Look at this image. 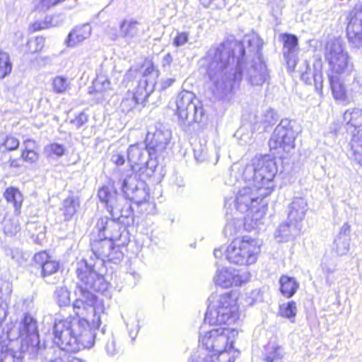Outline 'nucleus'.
<instances>
[{
	"label": "nucleus",
	"instance_id": "f257e3e1",
	"mask_svg": "<svg viewBox=\"0 0 362 362\" xmlns=\"http://www.w3.org/2000/svg\"><path fill=\"white\" fill-rule=\"evenodd\" d=\"M245 50L238 42L225 41L210 47L205 56L206 74L213 93L220 98L229 94L244 75L252 86H262L269 71L261 55L245 62Z\"/></svg>",
	"mask_w": 362,
	"mask_h": 362
},
{
	"label": "nucleus",
	"instance_id": "f03ea898",
	"mask_svg": "<svg viewBox=\"0 0 362 362\" xmlns=\"http://www.w3.org/2000/svg\"><path fill=\"white\" fill-rule=\"evenodd\" d=\"M213 327L199 337V348L206 352L197 362H235L234 344L240 329L232 318H208Z\"/></svg>",
	"mask_w": 362,
	"mask_h": 362
},
{
	"label": "nucleus",
	"instance_id": "7ed1b4c3",
	"mask_svg": "<svg viewBox=\"0 0 362 362\" xmlns=\"http://www.w3.org/2000/svg\"><path fill=\"white\" fill-rule=\"evenodd\" d=\"M100 325V318L56 319L52 328L53 341L68 353L90 349Z\"/></svg>",
	"mask_w": 362,
	"mask_h": 362
},
{
	"label": "nucleus",
	"instance_id": "20e7f679",
	"mask_svg": "<svg viewBox=\"0 0 362 362\" xmlns=\"http://www.w3.org/2000/svg\"><path fill=\"white\" fill-rule=\"evenodd\" d=\"M278 168L274 158L269 156L255 157L244 168L245 182L259 185L262 195H270L274 189V178Z\"/></svg>",
	"mask_w": 362,
	"mask_h": 362
},
{
	"label": "nucleus",
	"instance_id": "39448f33",
	"mask_svg": "<svg viewBox=\"0 0 362 362\" xmlns=\"http://www.w3.org/2000/svg\"><path fill=\"white\" fill-rule=\"evenodd\" d=\"M235 196V206L242 214H246V218L251 220L255 226H258L267 211V202L264 200L269 195H262L259 185L245 182Z\"/></svg>",
	"mask_w": 362,
	"mask_h": 362
},
{
	"label": "nucleus",
	"instance_id": "423d86ee",
	"mask_svg": "<svg viewBox=\"0 0 362 362\" xmlns=\"http://www.w3.org/2000/svg\"><path fill=\"white\" fill-rule=\"evenodd\" d=\"M76 272L81 282L78 284L76 294L92 303L94 295L90 291L101 293L110 297L109 283L104 276L96 273L86 260H81L77 264Z\"/></svg>",
	"mask_w": 362,
	"mask_h": 362
},
{
	"label": "nucleus",
	"instance_id": "0eeeda50",
	"mask_svg": "<svg viewBox=\"0 0 362 362\" xmlns=\"http://www.w3.org/2000/svg\"><path fill=\"white\" fill-rule=\"evenodd\" d=\"M262 242L250 236L235 238L225 250L226 258L240 266L254 264L261 252Z\"/></svg>",
	"mask_w": 362,
	"mask_h": 362
},
{
	"label": "nucleus",
	"instance_id": "6e6552de",
	"mask_svg": "<svg viewBox=\"0 0 362 362\" xmlns=\"http://www.w3.org/2000/svg\"><path fill=\"white\" fill-rule=\"evenodd\" d=\"M325 57L329 66L327 75H351L353 64L340 39L327 42Z\"/></svg>",
	"mask_w": 362,
	"mask_h": 362
},
{
	"label": "nucleus",
	"instance_id": "1a4fd4ad",
	"mask_svg": "<svg viewBox=\"0 0 362 362\" xmlns=\"http://www.w3.org/2000/svg\"><path fill=\"white\" fill-rule=\"evenodd\" d=\"M351 75H327L334 99L344 105L351 103L356 95L362 93L359 80Z\"/></svg>",
	"mask_w": 362,
	"mask_h": 362
},
{
	"label": "nucleus",
	"instance_id": "9d476101",
	"mask_svg": "<svg viewBox=\"0 0 362 362\" xmlns=\"http://www.w3.org/2000/svg\"><path fill=\"white\" fill-rule=\"evenodd\" d=\"M175 103L176 114L184 124L190 125L202 121L204 110L193 93L182 90L177 96Z\"/></svg>",
	"mask_w": 362,
	"mask_h": 362
},
{
	"label": "nucleus",
	"instance_id": "9b49d317",
	"mask_svg": "<svg viewBox=\"0 0 362 362\" xmlns=\"http://www.w3.org/2000/svg\"><path fill=\"white\" fill-rule=\"evenodd\" d=\"M238 295L230 291L221 294L212 293L204 317H234L238 314Z\"/></svg>",
	"mask_w": 362,
	"mask_h": 362
},
{
	"label": "nucleus",
	"instance_id": "f8f14e48",
	"mask_svg": "<svg viewBox=\"0 0 362 362\" xmlns=\"http://www.w3.org/2000/svg\"><path fill=\"white\" fill-rule=\"evenodd\" d=\"M296 134L292 128L281 122L274 129L269 141L271 149L280 150L288 153L295 147Z\"/></svg>",
	"mask_w": 362,
	"mask_h": 362
},
{
	"label": "nucleus",
	"instance_id": "ddd939ff",
	"mask_svg": "<svg viewBox=\"0 0 362 362\" xmlns=\"http://www.w3.org/2000/svg\"><path fill=\"white\" fill-rule=\"evenodd\" d=\"M251 274L249 272H240L230 267L218 269L214 276V282L223 288L240 286L250 281Z\"/></svg>",
	"mask_w": 362,
	"mask_h": 362
},
{
	"label": "nucleus",
	"instance_id": "4468645a",
	"mask_svg": "<svg viewBox=\"0 0 362 362\" xmlns=\"http://www.w3.org/2000/svg\"><path fill=\"white\" fill-rule=\"evenodd\" d=\"M100 240L92 243V251L98 258L103 262L110 261L117 263L122 257L119 247H115L113 241L106 238L100 237Z\"/></svg>",
	"mask_w": 362,
	"mask_h": 362
},
{
	"label": "nucleus",
	"instance_id": "2eb2a0df",
	"mask_svg": "<svg viewBox=\"0 0 362 362\" xmlns=\"http://www.w3.org/2000/svg\"><path fill=\"white\" fill-rule=\"evenodd\" d=\"M73 308L77 317L80 315L93 313L95 317H100L102 315L107 314L104 303L98 298L93 296L92 303L83 297H78L73 304Z\"/></svg>",
	"mask_w": 362,
	"mask_h": 362
},
{
	"label": "nucleus",
	"instance_id": "dca6fc26",
	"mask_svg": "<svg viewBox=\"0 0 362 362\" xmlns=\"http://www.w3.org/2000/svg\"><path fill=\"white\" fill-rule=\"evenodd\" d=\"M349 42L356 47H362V11L354 8L350 12L349 22L346 28Z\"/></svg>",
	"mask_w": 362,
	"mask_h": 362
},
{
	"label": "nucleus",
	"instance_id": "f3484780",
	"mask_svg": "<svg viewBox=\"0 0 362 362\" xmlns=\"http://www.w3.org/2000/svg\"><path fill=\"white\" fill-rule=\"evenodd\" d=\"M122 191L126 197L137 204H141L148 199V193L144 187H139L135 176H129L122 183Z\"/></svg>",
	"mask_w": 362,
	"mask_h": 362
},
{
	"label": "nucleus",
	"instance_id": "a211bd4d",
	"mask_svg": "<svg viewBox=\"0 0 362 362\" xmlns=\"http://www.w3.org/2000/svg\"><path fill=\"white\" fill-rule=\"evenodd\" d=\"M149 155L144 144H134L128 149V161L134 171L139 170L146 165Z\"/></svg>",
	"mask_w": 362,
	"mask_h": 362
},
{
	"label": "nucleus",
	"instance_id": "6ab92c4d",
	"mask_svg": "<svg viewBox=\"0 0 362 362\" xmlns=\"http://www.w3.org/2000/svg\"><path fill=\"white\" fill-rule=\"evenodd\" d=\"M96 228L100 233V237L106 238L112 241L118 240L120 237L122 228L120 224L107 217L99 218L96 223Z\"/></svg>",
	"mask_w": 362,
	"mask_h": 362
},
{
	"label": "nucleus",
	"instance_id": "aec40b11",
	"mask_svg": "<svg viewBox=\"0 0 362 362\" xmlns=\"http://www.w3.org/2000/svg\"><path fill=\"white\" fill-rule=\"evenodd\" d=\"M142 84L143 83L139 84L135 92L130 90L127 92L120 105L123 112H128L132 110L136 104L142 103L148 98L150 93H148L145 88H141Z\"/></svg>",
	"mask_w": 362,
	"mask_h": 362
},
{
	"label": "nucleus",
	"instance_id": "412c9836",
	"mask_svg": "<svg viewBox=\"0 0 362 362\" xmlns=\"http://www.w3.org/2000/svg\"><path fill=\"white\" fill-rule=\"evenodd\" d=\"M141 69L143 79L139 81V84L143 83L141 88H145L148 93H151L154 90L157 83L160 74L159 71L155 67L153 63L149 60L144 62Z\"/></svg>",
	"mask_w": 362,
	"mask_h": 362
},
{
	"label": "nucleus",
	"instance_id": "4be33fe9",
	"mask_svg": "<svg viewBox=\"0 0 362 362\" xmlns=\"http://www.w3.org/2000/svg\"><path fill=\"white\" fill-rule=\"evenodd\" d=\"M302 225L293 222L281 224L276 229L274 237L278 243H286L293 240L296 237L300 235Z\"/></svg>",
	"mask_w": 362,
	"mask_h": 362
},
{
	"label": "nucleus",
	"instance_id": "5701e85b",
	"mask_svg": "<svg viewBox=\"0 0 362 362\" xmlns=\"http://www.w3.org/2000/svg\"><path fill=\"white\" fill-rule=\"evenodd\" d=\"M351 226L344 223L340 228L339 234L334 242V249L339 255H344L348 253L350 249L351 242Z\"/></svg>",
	"mask_w": 362,
	"mask_h": 362
},
{
	"label": "nucleus",
	"instance_id": "b1692460",
	"mask_svg": "<svg viewBox=\"0 0 362 362\" xmlns=\"http://www.w3.org/2000/svg\"><path fill=\"white\" fill-rule=\"evenodd\" d=\"M308 209V202L304 198H295L289 206V211L288 215V221L300 224Z\"/></svg>",
	"mask_w": 362,
	"mask_h": 362
},
{
	"label": "nucleus",
	"instance_id": "393cba45",
	"mask_svg": "<svg viewBox=\"0 0 362 362\" xmlns=\"http://www.w3.org/2000/svg\"><path fill=\"white\" fill-rule=\"evenodd\" d=\"M344 120L346 122L351 136L360 134V132H362V109L347 110L344 114Z\"/></svg>",
	"mask_w": 362,
	"mask_h": 362
},
{
	"label": "nucleus",
	"instance_id": "a878e982",
	"mask_svg": "<svg viewBox=\"0 0 362 362\" xmlns=\"http://www.w3.org/2000/svg\"><path fill=\"white\" fill-rule=\"evenodd\" d=\"M33 259L35 262L41 267L43 277L50 276L59 269V262L52 259L45 251L35 254Z\"/></svg>",
	"mask_w": 362,
	"mask_h": 362
},
{
	"label": "nucleus",
	"instance_id": "bb28decb",
	"mask_svg": "<svg viewBox=\"0 0 362 362\" xmlns=\"http://www.w3.org/2000/svg\"><path fill=\"white\" fill-rule=\"evenodd\" d=\"M92 28L88 23L75 27L69 34L66 40L68 47H74L90 37Z\"/></svg>",
	"mask_w": 362,
	"mask_h": 362
},
{
	"label": "nucleus",
	"instance_id": "cd10ccee",
	"mask_svg": "<svg viewBox=\"0 0 362 362\" xmlns=\"http://www.w3.org/2000/svg\"><path fill=\"white\" fill-rule=\"evenodd\" d=\"M171 132L163 125L156 127L153 134L148 133L147 139L151 140L153 147L164 148L170 142Z\"/></svg>",
	"mask_w": 362,
	"mask_h": 362
},
{
	"label": "nucleus",
	"instance_id": "c85d7f7f",
	"mask_svg": "<svg viewBox=\"0 0 362 362\" xmlns=\"http://www.w3.org/2000/svg\"><path fill=\"white\" fill-rule=\"evenodd\" d=\"M92 89L89 93H94L98 100H105L111 90L108 77L105 74H98L93 83Z\"/></svg>",
	"mask_w": 362,
	"mask_h": 362
},
{
	"label": "nucleus",
	"instance_id": "c756f323",
	"mask_svg": "<svg viewBox=\"0 0 362 362\" xmlns=\"http://www.w3.org/2000/svg\"><path fill=\"white\" fill-rule=\"evenodd\" d=\"M140 23L133 19L124 20L120 25V35L129 44L130 42L136 37L139 33Z\"/></svg>",
	"mask_w": 362,
	"mask_h": 362
},
{
	"label": "nucleus",
	"instance_id": "7c9ffc66",
	"mask_svg": "<svg viewBox=\"0 0 362 362\" xmlns=\"http://www.w3.org/2000/svg\"><path fill=\"white\" fill-rule=\"evenodd\" d=\"M98 195L100 200L105 203L111 211H118L122 214L123 210L120 208L115 191L110 190L107 187H103L98 190Z\"/></svg>",
	"mask_w": 362,
	"mask_h": 362
},
{
	"label": "nucleus",
	"instance_id": "2f4dec72",
	"mask_svg": "<svg viewBox=\"0 0 362 362\" xmlns=\"http://www.w3.org/2000/svg\"><path fill=\"white\" fill-rule=\"evenodd\" d=\"M37 145L33 139H26L23 143L21 150V159L28 163H35L39 159Z\"/></svg>",
	"mask_w": 362,
	"mask_h": 362
},
{
	"label": "nucleus",
	"instance_id": "473e14b6",
	"mask_svg": "<svg viewBox=\"0 0 362 362\" xmlns=\"http://www.w3.org/2000/svg\"><path fill=\"white\" fill-rule=\"evenodd\" d=\"M349 156L350 159L362 166V132L354 134L349 141Z\"/></svg>",
	"mask_w": 362,
	"mask_h": 362
},
{
	"label": "nucleus",
	"instance_id": "72a5a7b5",
	"mask_svg": "<svg viewBox=\"0 0 362 362\" xmlns=\"http://www.w3.org/2000/svg\"><path fill=\"white\" fill-rule=\"evenodd\" d=\"M80 208V202L77 197H69L63 201L61 211L65 221L71 220Z\"/></svg>",
	"mask_w": 362,
	"mask_h": 362
},
{
	"label": "nucleus",
	"instance_id": "f704fd0d",
	"mask_svg": "<svg viewBox=\"0 0 362 362\" xmlns=\"http://www.w3.org/2000/svg\"><path fill=\"white\" fill-rule=\"evenodd\" d=\"M279 284L281 293L287 298L292 297L299 287L296 280L288 276H282L280 278Z\"/></svg>",
	"mask_w": 362,
	"mask_h": 362
},
{
	"label": "nucleus",
	"instance_id": "c9c22d12",
	"mask_svg": "<svg viewBox=\"0 0 362 362\" xmlns=\"http://www.w3.org/2000/svg\"><path fill=\"white\" fill-rule=\"evenodd\" d=\"M3 230L7 236L16 235L21 230L18 215L6 217L3 221Z\"/></svg>",
	"mask_w": 362,
	"mask_h": 362
},
{
	"label": "nucleus",
	"instance_id": "e433bc0d",
	"mask_svg": "<svg viewBox=\"0 0 362 362\" xmlns=\"http://www.w3.org/2000/svg\"><path fill=\"white\" fill-rule=\"evenodd\" d=\"M244 42L247 43L250 48L249 51L255 54V57L260 55L259 51L262 47L263 42L257 33L246 35L244 38Z\"/></svg>",
	"mask_w": 362,
	"mask_h": 362
},
{
	"label": "nucleus",
	"instance_id": "4c0bfd02",
	"mask_svg": "<svg viewBox=\"0 0 362 362\" xmlns=\"http://www.w3.org/2000/svg\"><path fill=\"white\" fill-rule=\"evenodd\" d=\"M12 70V63L8 52L0 49V79L6 77Z\"/></svg>",
	"mask_w": 362,
	"mask_h": 362
},
{
	"label": "nucleus",
	"instance_id": "58836bf2",
	"mask_svg": "<svg viewBox=\"0 0 362 362\" xmlns=\"http://www.w3.org/2000/svg\"><path fill=\"white\" fill-rule=\"evenodd\" d=\"M4 197L8 202L13 204L16 211L21 208L23 196L18 189L14 187L8 188L4 192Z\"/></svg>",
	"mask_w": 362,
	"mask_h": 362
},
{
	"label": "nucleus",
	"instance_id": "ea45409f",
	"mask_svg": "<svg viewBox=\"0 0 362 362\" xmlns=\"http://www.w3.org/2000/svg\"><path fill=\"white\" fill-rule=\"evenodd\" d=\"M65 147L62 144L52 143L47 145L44 148L46 156L52 159L61 158L65 153Z\"/></svg>",
	"mask_w": 362,
	"mask_h": 362
},
{
	"label": "nucleus",
	"instance_id": "a19ab883",
	"mask_svg": "<svg viewBox=\"0 0 362 362\" xmlns=\"http://www.w3.org/2000/svg\"><path fill=\"white\" fill-rule=\"evenodd\" d=\"M282 40L284 42V54L298 52V38L296 35L284 34Z\"/></svg>",
	"mask_w": 362,
	"mask_h": 362
},
{
	"label": "nucleus",
	"instance_id": "79ce46f5",
	"mask_svg": "<svg viewBox=\"0 0 362 362\" xmlns=\"http://www.w3.org/2000/svg\"><path fill=\"white\" fill-rule=\"evenodd\" d=\"M45 45V39L42 37H36L29 39L27 42V51L30 54L40 52Z\"/></svg>",
	"mask_w": 362,
	"mask_h": 362
},
{
	"label": "nucleus",
	"instance_id": "37998d69",
	"mask_svg": "<svg viewBox=\"0 0 362 362\" xmlns=\"http://www.w3.org/2000/svg\"><path fill=\"white\" fill-rule=\"evenodd\" d=\"M56 300L59 306H66L70 303V293L66 287H58L55 291Z\"/></svg>",
	"mask_w": 362,
	"mask_h": 362
},
{
	"label": "nucleus",
	"instance_id": "c03bdc74",
	"mask_svg": "<svg viewBox=\"0 0 362 362\" xmlns=\"http://www.w3.org/2000/svg\"><path fill=\"white\" fill-rule=\"evenodd\" d=\"M22 330L27 335H37V323L35 318H23Z\"/></svg>",
	"mask_w": 362,
	"mask_h": 362
},
{
	"label": "nucleus",
	"instance_id": "a18cd8bd",
	"mask_svg": "<svg viewBox=\"0 0 362 362\" xmlns=\"http://www.w3.org/2000/svg\"><path fill=\"white\" fill-rule=\"evenodd\" d=\"M279 313L281 317H295L297 314L296 303L291 300L281 305Z\"/></svg>",
	"mask_w": 362,
	"mask_h": 362
},
{
	"label": "nucleus",
	"instance_id": "49530a36",
	"mask_svg": "<svg viewBox=\"0 0 362 362\" xmlns=\"http://www.w3.org/2000/svg\"><path fill=\"white\" fill-rule=\"evenodd\" d=\"M282 358L280 347L271 346L266 350L264 360L267 362H279Z\"/></svg>",
	"mask_w": 362,
	"mask_h": 362
},
{
	"label": "nucleus",
	"instance_id": "de8ad7c7",
	"mask_svg": "<svg viewBox=\"0 0 362 362\" xmlns=\"http://www.w3.org/2000/svg\"><path fill=\"white\" fill-rule=\"evenodd\" d=\"M53 90L57 93H64L69 87L66 78L57 76L52 81Z\"/></svg>",
	"mask_w": 362,
	"mask_h": 362
},
{
	"label": "nucleus",
	"instance_id": "09e8293b",
	"mask_svg": "<svg viewBox=\"0 0 362 362\" xmlns=\"http://www.w3.org/2000/svg\"><path fill=\"white\" fill-rule=\"evenodd\" d=\"M0 144L6 148L8 151H14L19 146L20 142L17 138L13 136H6L3 141H0Z\"/></svg>",
	"mask_w": 362,
	"mask_h": 362
},
{
	"label": "nucleus",
	"instance_id": "8fccbe9b",
	"mask_svg": "<svg viewBox=\"0 0 362 362\" xmlns=\"http://www.w3.org/2000/svg\"><path fill=\"white\" fill-rule=\"evenodd\" d=\"M194 157L199 161H204L208 159L207 148L204 144H199L194 148Z\"/></svg>",
	"mask_w": 362,
	"mask_h": 362
},
{
	"label": "nucleus",
	"instance_id": "3c124183",
	"mask_svg": "<svg viewBox=\"0 0 362 362\" xmlns=\"http://www.w3.org/2000/svg\"><path fill=\"white\" fill-rule=\"evenodd\" d=\"M264 291L263 289H255L247 297V302L250 305H253L257 302L264 300Z\"/></svg>",
	"mask_w": 362,
	"mask_h": 362
},
{
	"label": "nucleus",
	"instance_id": "603ef678",
	"mask_svg": "<svg viewBox=\"0 0 362 362\" xmlns=\"http://www.w3.org/2000/svg\"><path fill=\"white\" fill-rule=\"evenodd\" d=\"M189 40L188 32H177L173 41V46L178 47L185 45Z\"/></svg>",
	"mask_w": 362,
	"mask_h": 362
},
{
	"label": "nucleus",
	"instance_id": "864d4df0",
	"mask_svg": "<svg viewBox=\"0 0 362 362\" xmlns=\"http://www.w3.org/2000/svg\"><path fill=\"white\" fill-rule=\"evenodd\" d=\"M298 53H286L284 54V58L286 61L287 67L289 71H293L298 60Z\"/></svg>",
	"mask_w": 362,
	"mask_h": 362
},
{
	"label": "nucleus",
	"instance_id": "5fc2aeb1",
	"mask_svg": "<svg viewBox=\"0 0 362 362\" xmlns=\"http://www.w3.org/2000/svg\"><path fill=\"white\" fill-rule=\"evenodd\" d=\"M57 17H49L46 18V21L42 23H35L34 25L35 30H42L48 28L49 26H57Z\"/></svg>",
	"mask_w": 362,
	"mask_h": 362
},
{
	"label": "nucleus",
	"instance_id": "6e6d98bb",
	"mask_svg": "<svg viewBox=\"0 0 362 362\" xmlns=\"http://www.w3.org/2000/svg\"><path fill=\"white\" fill-rule=\"evenodd\" d=\"M88 122V116L84 112H81L76 118L71 120V123L77 128H80Z\"/></svg>",
	"mask_w": 362,
	"mask_h": 362
},
{
	"label": "nucleus",
	"instance_id": "4d7b16f0",
	"mask_svg": "<svg viewBox=\"0 0 362 362\" xmlns=\"http://www.w3.org/2000/svg\"><path fill=\"white\" fill-rule=\"evenodd\" d=\"M313 80L316 90L322 91L323 86V78L321 72L313 74Z\"/></svg>",
	"mask_w": 362,
	"mask_h": 362
},
{
	"label": "nucleus",
	"instance_id": "13d9d810",
	"mask_svg": "<svg viewBox=\"0 0 362 362\" xmlns=\"http://www.w3.org/2000/svg\"><path fill=\"white\" fill-rule=\"evenodd\" d=\"M276 113L272 109L267 110L265 113L264 122L267 123H272L276 120Z\"/></svg>",
	"mask_w": 362,
	"mask_h": 362
},
{
	"label": "nucleus",
	"instance_id": "bf43d9fd",
	"mask_svg": "<svg viewBox=\"0 0 362 362\" xmlns=\"http://www.w3.org/2000/svg\"><path fill=\"white\" fill-rule=\"evenodd\" d=\"M175 82V79L173 78H168L162 79L160 82V89L165 90L168 87L171 86L173 83Z\"/></svg>",
	"mask_w": 362,
	"mask_h": 362
},
{
	"label": "nucleus",
	"instance_id": "052dcab7",
	"mask_svg": "<svg viewBox=\"0 0 362 362\" xmlns=\"http://www.w3.org/2000/svg\"><path fill=\"white\" fill-rule=\"evenodd\" d=\"M226 6V0H211V5L210 7L221 9L224 8Z\"/></svg>",
	"mask_w": 362,
	"mask_h": 362
},
{
	"label": "nucleus",
	"instance_id": "680f3d73",
	"mask_svg": "<svg viewBox=\"0 0 362 362\" xmlns=\"http://www.w3.org/2000/svg\"><path fill=\"white\" fill-rule=\"evenodd\" d=\"M112 160L118 166L122 165L124 163V156L119 154L114 155L112 158Z\"/></svg>",
	"mask_w": 362,
	"mask_h": 362
},
{
	"label": "nucleus",
	"instance_id": "e2e57ef3",
	"mask_svg": "<svg viewBox=\"0 0 362 362\" xmlns=\"http://www.w3.org/2000/svg\"><path fill=\"white\" fill-rule=\"evenodd\" d=\"M304 64L306 66V70L302 73L301 77H302L303 80H305L307 81L310 80V78L308 76V71L310 70V69L309 65L306 61L304 62Z\"/></svg>",
	"mask_w": 362,
	"mask_h": 362
},
{
	"label": "nucleus",
	"instance_id": "0e129e2a",
	"mask_svg": "<svg viewBox=\"0 0 362 362\" xmlns=\"http://www.w3.org/2000/svg\"><path fill=\"white\" fill-rule=\"evenodd\" d=\"M9 165L11 168H19L21 166L18 159H11L9 160Z\"/></svg>",
	"mask_w": 362,
	"mask_h": 362
},
{
	"label": "nucleus",
	"instance_id": "69168bd1",
	"mask_svg": "<svg viewBox=\"0 0 362 362\" xmlns=\"http://www.w3.org/2000/svg\"><path fill=\"white\" fill-rule=\"evenodd\" d=\"M214 255L216 258H221L223 255L222 250L220 248L215 249L214 251Z\"/></svg>",
	"mask_w": 362,
	"mask_h": 362
},
{
	"label": "nucleus",
	"instance_id": "338daca9",
	"mask_svg": "<svg viewBox=\"0 0 362 362\" xmlns=\"http://www.w3.org/2000/svg\"><path fill=\"white\" fill-rule=\"evenodd\" d=\"M205 8H209L211 5V0H199Z\"/></svg>",
	"mask_w": 362,
	"mask_h": 362
},
{
	"label": "nucleus",
	"instance_id": "774afa93",
	"mask_svg": "<svg viewBox=\"0 0 362 362\" xmlns=\"http://www.w3.org/2000/svg\"><path fill=\"white\" fill-rule=\"evenodd\" d=\"M171 60L172 57L170 54H166L163 58V61L168 64L171 62Z\"/></svg>",
	"mask_w": 362,
	"mask_h": 362
}]
</instances>
